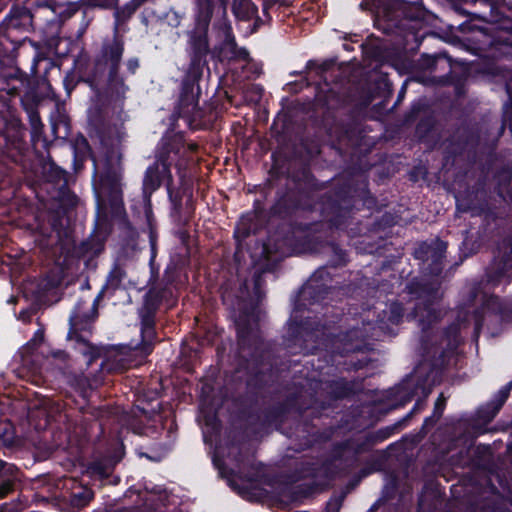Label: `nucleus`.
<instances>
[{"label": "nucleus", "instance_id": "nucleus-1", "mask_svg": "<svg viewBox=\"0 0 512 512\" xmlns=\"http://www.w3.org/2000/svg\"><path fill=\"white\" fill-rule=\"evenodd\" d=\"M319 153L318 144L303 139L294 148L289 161L272 154L268 186L274 187L282 178L286 181L275 191L269 209L255 200L253 209L240 217L233 233L237 247L251 235L265 229L273 218L284 222L293 221V217L300 213H311L317 206L323 219L337 229L347 223L354 210H379L378 200L370 192L366 178L337 180L330 190L317 198L316 193L326 188V182L318 180L311 169Z\"/></svg>", "mask_w": 512, "mask_h": 512}, {"label": "nucleus", "instance_id": "nucleus-37", "mask_svg": "<svg viewBox=\"0 0 512 512\" xmlns=\"http://www.w3.org/2000/svg\"><path fill=\"white\" fill-rule=\"evenodd\" d=\"M66 382L80 397L86 399L89 396L91 384L83 373H69Z\"/></svg>", "mask_w": 512, "mask_h": 512}, {"label": "nucleus", "instance_id": "nucleus-28", "mask_svg": "<svg viewBox=\"0 0 512 512\" xmlns=\"http://www.w3.org/2000/svg\"><path fill=\"white\" fill-rule=\"evenodd\" d=\"M126 277V271L115 263L109 271L106 281L96 296V301H101L104 297L111 298L116 291L122 287V281Z\"/></svg>", "mask_w": 512, "mask_h": 512}, {"label": "nucleus", "instance_id": "nucleus-16", "mask_svg": "<svg viewBox=\"0 0 512 512\" xmlns=\"http://www.w3.org/2000/svg\"><path fill=\"white\" fill-rule=\"evenodd\" d=\"M52 92V87L50 88L49 94L43 98L40 103L38 104L36 111L38 116L39 114V106L42 104L44 100L50 97V94ZM24 112L27 115V119L30 124V137H31V145L32 148L37 156H43L44 153H48L50 146L52 145L54 140H66L70 137L72 126H71V119L69 115L66 112V109L64 106H61L57 104L55 106V109L50 114V125H51V134L52 139H50L45 133H44V124L41 120V117H39V121L41 123V126L39 128V131L37 132V137H33V126L30 121L28 113L24 110Z\"/></svg>", "mask_w": 512, "mask_h": 512}, {"label": "nucleus", "instance_id": "nucleus-60", "mask_svg": "<svg viewBox=\"0 0 512 512\" xmlns=\"http://www.w3.org/2000/svg\"><path fill=\"white\" fill-rule=\"evenodd\" d=\"M315 488H316V484L315 483H309V484L299 485L297 487V490H298L299 494L307 497V496L311 495L312 493H314Z\"/></svg>", "mask_w": 512, "mask_h": 512}, {"label": "nucleus", "instance_id": "nucleus-6", "mask_svg": "<svg viewBox=\"0 0 512 512\" xmlns=\"http://www.w3.org/2000/svg\"><path fill=\"white\" fill-rule=\"evenodd\" d=\"M460 345V328L456 324H450L444 328L439 343L428 347L426 341L422 342L424 354L429 358V371L424 375L408 377L389 392L388 410L404 407L417 395L418 398L413 408L401 419L407 426L413 414L420 412L425 407V400L432 391L435 383L440 380L444 371L456 358Z\"/></svg>", "mask_w": 512, "mask_h": 512}, {"label": "nucleus", "instance_id": "nucleus-13", "mask_svg": "<svg viewBox=\"0 0 512 512\" xmlns=\"http://www.w3.org/2000/svg\"><path fill=\"white\" fill-rule=\"evenodd\" d=\"M172 281H161L149 287L143 296V304L140 308V349L145 354H150L158 340L156 331V314L161 305L169 303L173 299Z\"/></svg>", "mask_w": 512, "mask_h": 512}, {"label": "nucleus", "instance_id": "nucleus-52", "mask_svg": "<svg viewBox=\"0 0 512 512\" xmlns=\"http://www.w3.org/2000/svg\"><path fill=\"white\" fill-rule=\"evenodd\" d=\"M495 177L497 178L498 185L500 187H507L511 185L512 182V171L510 168H501L496 172Z\"/></svg>", "mask_w": 512, "mask_h": 512}, {"label": "nucleus", "instance_id": "nucleus-59", "mask_svg": "<svg viewBox=\"0 0 512 512\" xmlns=\"http://www.w3.org/2000/svg\"><path fill=\"white\" fill-rule=\"evenodd\" d=\"M116 0H84L85 5L89 7L110 8Z\"/></svg>", "mask_w": 512, "mask_h": 512}, {"label": "nucleus", "instance_id": "nucleus-54", "mask_svg": "<svg viewBox=\"0 0 512 512\" xmlns=\"http://www.w3.org/2000/svg\"><path fill=\"white\" fill-rule=\"evenodd\" d=\"M344 498L345 494L343 493L337 497L329 499L326 503L325 512H340Z\"/></svg>", "mask_w": 512, "mask_h": 512}, {"label": "nucleus", "instance_id": "nucleus-22", "mask_svg": "<svg viewBox=\"0 0 512 512\" xmlns=\"http://www.w3.org/2000/svg\"><path fill=\"white\" fill-rule=\"evenodd\" d=\"M375 445L369 432L361 438H348L333 445L332 458L352 466L358 462L360 455L370 452Z\"/></svg>", "mask_w": 512, "mask_h": 512}, {"label": "nucleus", "instance_id": "nucleus-35", "mask_svg": "<svg viewBox=\"0 0 512 512\" xmlns=\"http://www.w3.org/2000/svg\"><path fill=\"white\" fill-rule=\"evenodd\" d=\"M233 12L235 16L241 20H251L255 19V25L262 23L258 14V7L251 0H239L238 2L235 0L233 3Z\"/></svg>", "mask_w": 512, "mask_h": 512}, {"label": "nucleus", "instance_id": "nucleus-10", "mask_svg": "<svg viewBox=\"0 0 512 512\" xmlns=\"http://www.w3.org/2000/svg\"><path fill=\"white\" fill-rule=\"evenodd\" d=\"M205 69L209 71V67H198L197 70H193L192 66H188L182 80L179 100L172 114L174 120L182 119L191 130L207 129L212 126L216 118L215 112L207 113L198 104L199 81Z\"/></svg>", "mask_w": 512, "mask_h": 512}, {"label": "nucleus", "instance_id": "nucleus-39", "mask_svg": "<svg viewBox=\"0 0 512 512\" xmlns=\"http://www.w3.org/2000/svg\"><path fill=\"white\" fill-rule=\"evenodd\" d=\"M406 427L404 421L401 419L395 422L392 425L381 427L376 431L369 432L372 436L375 444H379L384 442L385 440L389 439L391 436H393L395 433L400 432L402 429Z\"/></svg>", "mask_w": 512, "mask_h": 512}, {"label": "nucleus", "instance_id": "nucleus-38", "mask_svg": "<svg viewBox=\"0 0 512 512\" xmlns=\"http://www.w3.org/2000/svg\"><path fill=\"white\" fill-rule=\"evenodd\" d=\"M317 469L313 462H300L288 475V479L292 483L316 477Z\"/></svg>", "mask_w": 512, "mask_h": 512}, {"label": "nucleus", "instance_id": "nucleus-47", "mask_svg": "<svg viewBox=\"0 0 512 512\" xmlns=\"http://www.w3.org/2000/svg\"><path fill=\"white\" fill-rule=\"evenodd\" d=\"M512 257V234L504 237L497 245L495 259Z\"/></svg>", "mask_w": 512, "mask_h": 512}, {"label": "nucleus", "instance_id": "nucleus-11", "mask_svg": "<svg viewBox=\"0 0 512 512\" xmlns=\"http://www.w3.org/2000/svg\"><path fill=\"white\" fill-rule=\"evenodd\" d=\"M472 3L486 7L488 12L468 13L459 6H455V11L460 15L467 14L497 24L502 33L493 38L490 43L491 56L497 60H512V6L500 4V0H472Z\"/></svg>", "mask_w": 512, "mask_h": 512}, {"label": "nucleus", "instance_id": "nucleus-12", "mask_svg": "<svg viewBox=\"0 0 512 512\" xmlns=\"http://www.w3.org/2000/svg\"><path fill=\"white\" fill-rule=\"evenodd\" d=\"M39 157L42 160L33 167L30 183L37 198L41 202H46L47 199L51 198H64L68 205H73L77 195L68 185V172L58 166L50 155H48L47 160L44 159V156Z\"/></svg>", "mask_w": 512, "mask_h": 512}, {"label": "nucleus", "instance_id": "nucleus-5", "mask_svg": "<svg viewBox=\"0 0 512 512\" xmlns=\"http://www.w3.org/2000/svg\"><path fill=\"white\" fill-rule=\"evenodd\" d=\"M123 53L124 40L116 30L112 40L102 44L93 66L81 77L94 92L88 123L91 136L98 139L100 147L120 145L123 138L121 127L112 123L110 116L112 98H124L129 89L119 73Z\"/></svg>", "mask_w": 512, "mask_h": 512}, {"label": "nucleus", "instance_id": "nucleus-43", "mask_svg": "<svg viewBox=\"0 0 512 512\" xmlns=\"http://www.w3.org/2000/svg\"><path fill=\"white\" fill-rule=\"evenodd\" d=\"M501 408L502 407H498V404L492 399L477 409L476 416L484 424H488L496 417Z\"/></svg>", "mask_w": 512, "mask_h": 512}, {"label": "nucleus", "instance_id": "nucleus-56", "mask_svg": "<svg viewBox=\"0 0 512 512\" xmlns=\"http://www.w3.org/2000/svg\"><path fill=\"white\" fill-rule=\"evenodd\" d=\"M439 420L440 417L432 413L430 416L424 419L420 432L426 435L432 428L435 427Z\"/></svg>", "mask_w": 512, "mask_h": 512}, {"label": "nucleus", "instance_id": "nucleus-26", "mask_svg": "<svg viewBox=\"0 0 512 512\" xmlns=\"http://www.w3.org/2000/svg\"><path fill=\"white\" fill-rule=\"evenodd\" d=\"M22 476L21 470L15 464L0 459V499L21 487Z\"/></svg>", "mask_w": 512, "mask_h": 512}, {"label": "nucleus", "instance_id": "nucleus-21", "mask_svg": "<svg viewBox=\"0 0 512 512\" xmlns=\"http://www.w3.org/2000/svg\"><path fill=\"white\" fill-rule=\"evenodd\" d=\"M328 264L319 267L304 285L301 297L308 301V304H322L333 288V276L329 272Z\"/></svg>", "mask_w": 512, "mask_h": 512}, {"label": "nucleus", "instance_id": "nucleus-3", "mask_svg": "<svg viewBox=\"0 0 512 512\" xmlns=\"http://www.w3.org/2000/svg\"><path fill=\"white\" fill-rule=\"evenodd\" d=\"M236 332L240 352L258 366L247 381L248 391L238 399L240 416L252 426H259L261 429L274 428L281 431L291 413L302 415L310 408V403H304L302 395L294 392L282 401L274 402L261 409L258 408L259 392L272 388L278 382L279 371L272 364L264 363L266 349L259 328L256 307L241 312L239 320L236 322Z\"/></svg>", "mask_w": 512, "mask_h": 512}, {"label": "nucleus", "instance_id": "nucleus-18", "mask_svg": "<svg viewBox=\"0 0 512 512\" xmlns=\"http://www.w3.org/2000/svg\"><path fill=\"white\" fill-rule=\"evenodd\" d=\"M448 243L439 237L416 244L413 256L419 261L420 270L425 276L438 277L442 274Z\"/></svg>", "mask_w": 512, "mask_h": 512}, {"label": "nucleus", "instance_id": "nucleus-32", "mask_svg": "<svg viewBox=\"0 0 512 512\" xmlns=\"http://www.w3.org/2000/svg\"><path fill=\"white\" fill-rule=\"evenodd\" d=\"M326 391L333 400H342L355 394L354 381L345 378L330 380L326 383Z\"/></svg>", "mask_w": 512, "mask_h": 512}, {"label": "nucleus", "instance_id": "nucleus-19", "mask_svg": "<svg viewBox=\"0 0 512 512\" xmlns=\"http://www.w3.org/2000/svg\"><path fill=\"white\" fill-rule=\"evenodd\" d=\"M456 208L462 213H471L472 216H484L485 218L495 216L484 177L479 178L472 186L467 187L456 196Z\"/></svg>", "mask_w": 512, "mask_h": 512}, {"label": "nucleus", "instance_id": "nucleus-58", "mask_svg": "<svg viewBox=\"0 0 512 512\" xmlns=\"http://www.w3.org/2000/svg\"><path fill=\"white\" fill-rule=\"evenodd\" d=\"M445 407H446V399H445L443 393H441L439 395V397L437 398V400L435 401L434 408H433V414H435L441 418L443 415V412L445 410Z\"/></svg>", "mask_w": 512, "mask_h": 512}, {"label": "nucleus", "instance_id": "nucleus-4", "mask_svg": "<svg viewBox=\"0 0 512 512\" xmlns=\"http://www.w3.org/2000/svg\"><path fill=\"white\" fill-rule=\"evenodd\" d=\"M74 152L76 160L90 158L93 162L92 186L97 204V222H106L109 211L117 226L122 248L126 251H135L138 247L139 232L129 220L124 205V168L120 145L99 147V154L96 156L88 140L81 135L76 141Z\"/></svg>", "mask_w": 512, "mask_h": 512}, {"label": "nucleus", "instance_id": "nucleus-14", "mask_svg": "<svg viewBox=\"0 0 512 512\" xmlns=\"http://www.w3.org/2000/svg\"><path fill=\"white\" fill-rule=\"evenodd\" d=\"M218 3L197 0V12L195 16V27L188 36L189 66L193 70L198 67H208L207 57L210 54L208 29Z\"/></svg>", "mask_w": 512, "mask_h": 512}, {"label": "nucleus", "instance_id": "nucleus-20", "mask_svg": "<svg viewBox=\"0 0 512 512\" xmlns=\"http://www.w3.org/2000/svg\"><path fill=\"white\" fill-rule=\"evenodd\" d=\"M439 288V283H433L419 277H413L406 283L403 292L409 295L410 300L418 301L413 308V318L417 317L421 310L427 316L435 313L434 306L439 300Z\"/></svg>", "mask_w": 512, "mask_h": 512}, {"label": "nucleus", "instance_id": "nucleus-62", "mask_svg": "<svg viewBox=\"0 0 512 512\" xmlns=\"http://www.w3.org/2000/svg\"><path fill=\"white\" fill-rule=\"evenodd\" d=\"M126 65V69L128 71L129 74H135L136 71L138 70L140 64H139V59L137 57H132V58H129L127 60V62L125 63Z\"/></svg>", "mask_w": 512, "mask_h": 512}, {"label": "nucleus", "instance_id": "nucleus-64", "mask_svg": "<svg viewBox=\"0 0 512 512\" xmlns=\"http://www.w3.org/2000/svg\"><path fill=\"white\" fill-rule=\"evenodd\" d=\"M103 512H136L134 507H105Z\"/></svg>", "mask_w": 512, "mask_h": 512}, {"label": "nucleus", "instance_id": "nucleus-45", "mask_svg": "<svg viewBox=\"0 0 512 512\" xmlns=\"http://www.w3.org/2000/svg\"><path fill=\"white\" fill-rule=\"evenodd\" d=\"M102 250V245L94 240H84L76 248L75 253L78 257L87 255H97Z\"/></svg>", "mask_w": 512, "mask_h": 512}, {"label": "nucleus", "instance_id": "nucleus-24", "mask_svg": "<svg viewBox=\"0 0 512 512\" xmlns=\"http://www.w3.org/2000/svg\"><path fill=\"white\" fill-rule=\"evenodd\" d=\"M166 183H173L171 166L166 163H161L156 158L155 162L148 166L144 174L142 184L143 205H152V194L159 189L162 184L166 185Z\"/></svg>", "mask_w": 512, "mask_h": 512}, {"label": "nucleus", "instance_id": "nucleus-27", "mask_svg": "<svg viewBox=\"0 0 512 512\" xmlns=\"http://www.w3.org/2000/svg\"><path fill=\"white\" fill-rule=\"evenodd\" d=\"M115 464L112 458H98L89 463L87 473L92 480L99 481L101 485H116L120 479L113 476Z\"/></svg>", "mask_w": 512, "mask_h": 512}, {"label": "nucleus", "instance_id": "nucleus-8", "mask_svg": "<svg viewBox=\"0 0 512 512\" xmlns=\"http://www.w3.org/2000/svg\"><path fill=\"white\" fill-rule=\"evenodd\" d=\"M314 223L289 221L279 224L275 230L276 241L286 248L289 255L329 254L328 265L344 267L349 262L348 253L337 243L312 233Z\"/></svg>", "mask_w": 512, "mask_h": 512}, {"label": "nucleus", "instance_id": "nucleus-55", "mask_svg": "<svg viewBox=\"0 0 512 512\" xmlns=\"http://www.w3.org/2000/svg\"><path fill=\"white\" fill-rule=\"evenodd\" d=\"M136 6L132 4H127L122 9H117L115 12V17L117 22L125 21L129 19L132 14L135 12Z\"/></svg>", "mask_w": 512, "mask_h": 512}, {"label": "nucleus", "instance_id": "nucleus-53", "mask_svg": "<svg viewBox=\"0 0 512 512\" xmlns=\"http://www.w3.org/2000/svg\"><path fill=\"white\" fill-rule=\"evenodd\" d=\"M511 390H512V380L509 381L506 385H504L498 391V393L495 395V397L493 398L495 403L498 404V407H503V405L505 404V402L507 401V399L510 395Z\"/></svg>", "mask_w": 512, "mask_h": 512}, {"label": "nucleus", "instance_id": "nucleus-49", "mask_svg": "<svg viewBox=\"0 0 512 512\" xmlns=\"http://www.w3.org/2000/svg\"><path fill=\"white\" fill-rule=\"evenodd\" d=\"M64 416L68 424V429L73 428L74 430H76L78 428H83L84 416L81 410L73 411L72 413L66 412Z\"/></svg>", "mask_w": 512, "mask_h": 512}, {"label": "nucleus", "instance_id": "nucleus-57", "mask_svg": "<svg viewBox=\"0 0 512 512\" xmlns=\"http://www.w3.org/2000/svg\"><path fill=\"white\" fill-rule=\"evenodd\" d=\"M11 125L15 130L13 134L14 140L22 141L26 133V128L24 127V125L20 122V120H15L11 123Z\"/></svg>", "mask_w": 512, "mask_h": 512}, {"label": "nucleus", "instance_id": "nucleus-9", "mask_svg": "<svg viewBox=\"0 0 512 512\" xmlns=\"http://www.w3.org/2000/svg\"><path fill=\"white\" fill-rule=\"evenodd\" d=\"M468 77L465 68H456L446 52L423 53L412 66L411 80L429 87H462Z\"/></svg>", "mask_w": 512, "mask_h": 512}, {"label": "nucleus", "instance_id": "nucleus-29", "mask_svg": "<svg viewBox=\"0 0 512 512\" xmlns=\"http://www.w3.org/2000/svg\"><path fill=\"white\" fill-rule=\"evenodd\" d=\"M227 449V456L235 463L238 469H256L254 455L251 454L248 450L244 451L242 446L234 439L227 443Z\"/></svg>", "mask_w": 512, "mask_h": 512}, {"label": "nucleus", "instance_id": "nucleus-42", "mask_svg": "<svg viewBox=\"0 0 512 512\" xmlns=\"http://www.w3.org/2000/svg\"><path fill=\"white\" fill-rule=\"evenodd\" d=\"M41 345L38 343L32 344V339H30L18 352L21 358V364L24 367H30L31 370L35 371L37 367L34 365L33 356L37 349Z\"/></svg>", "mask_w": 512, "mask_h": 512}, {"label": "nucleus", "instance_id": "nucleus-46", "mask_svg": "<svg viewBox=\"0 0 512 512\" xmlns=\"http://www.w3.org/2000/svg\"><path fill=\"white\" fill-rule=\"evenodd\" d=\"M360 47L362 53L367 57L375 61H380L384 58V49L379 44L374 43H361Z\"/></svg>", "mask_w": 512, "mask_h": 512}, {"label": "nucleus", "instance_id": "nucleus-17", "mask_svg": "<svg viewBox=\"0 0 512 512\" xmlns=\"http://www.w3.org/2000/svg\"><path fill=\"white\" fill-rule=\"evenodd\" d=\"M196 144H188L182 131L167 130L156 147L155 157L169 166H174L180 174L192 161L191 153L197 150Z\"/></svg>", "mask_w": 512, "mask_h": 512}, {"label": "nucleus", "instance_id": "nucleus-50", "mask_svg": "<svg viewBox=\"0 0 512 512\" xmlns=\"http://www.w3.org/2000/svg\"><path fill=\"white\" fill-rule=\"evenodd\" d=\"M426 109V104L422 101H417L412 103L409 111L404 115V120L406 123H413L417 120L420 113Z\"/></svg>", "mask_w": 512, "mask_h": 512}, {"label": "nucleus", "instance_id": "nucleus-34", "mask_svg": "<svg viewBox=\"0 0 512 512\" xmlns=\"http://www.w3.org/2000/svg\"><path fill=\"white\" fill-rule=\"evenodd\" d=\"M144 214L146 218L147 228H148V237H149V243L151 248V257H150V267H151V273L152 277H157L158 272L154 271L153 263L155 261L156 257V245H157V227H156V221L153 215L152 211V205L144 206Z\"/></svg>", "mask_w": 512, "mask_h": 512}, {"label": "nucleus", "instance_id": "nucleus-7", "mask_svg": "<svg viewBox=\"0 0 512 512\" xmlns=\"http://www.w3.org/2000/svg\"><path fill=\"white\" fill-rule=\"evenodd\" d=\"M436 16L422 0H386L376 26L393 37V45L405 54H415L427 36H434L431 26Z\"/></svg>", "mask_w": 512, "mask_h": 512}, {"label": "nucleus", "instance_id": "nucleus-30", "mask_svg": "<svg viewBox=\"0 0 512 512\" xmlns=\"http://www.w3.org/2000/svg\"><path fill=\"white\" fill-rule=\"evenodd\" d=\"M294 444L293 450L302 452L310 449L315 443V435L313 427L308 423H300L296 426L295 431L289 435Z\"/></svg>", "mask_w": 512, "mask_h": 512}, {"label": "nucleus", "instance_id": "nucleus-48", "mask_svg": "<svg viewBox=\"0 0 512 512\" xmlns=\"http://www.w3.org/2000/svg\"><path fill=\"white\" fill-rule=\"evenodd\" d=\"M497 264V275L502 277H512V257L495 259Z\"/></svg>", "mask_w": 512, "mask_h": 512}, {"label": "nucleus", "instance_id": "nucleus-41", "mask_svg": "<svg viewBox=\"0 0 512 512\" xmlns=\"http://www.w3.org/2000/svg\"><path fill=\"white\" fill-rule=\"evenodd\" d=\"M436 126L434 115L428 114L419 119L415 127V135L420 141L426 140Z\"/></svg>", "mask_w": 512, "mask_h": 512}, {"label": "nucleus", "instance_id": "nucleus-2", "mask_svg": "<svg viewBox=\"0 0 512 512\" xmlns=\"http://www.w3.org/2000/svg\"><path fill=\"white\" fill-rule=\"evenodd\" d=\"M34 16L25 6L13 5L0 22V91L19 96L30 118L33 137L41 126L36 108L50 91L47 75L54 67L50 49L28 39Z\"/></svg>", "mask_w": 512, "mask_h": 512}, {"label": "nucleus", "instance_id": "nucleus-51", "mask_svg": "<svg viewBox=\"0 0 512 512\" xmlns=\"http://www.w3.org/2000/svg\"><path fill=\"white\" fill-rule=\"evenodd\" d=\"M508 100L503 105V117L509 123V128L512 132V86L506 85Z\"/></svg>", "mask_w": 512, "mask_h": 512}, {"label": "nucleus", "instance_id": "nucleus-15", "mask_svg": "<svg viewBox=\"0 0 512 512\" xmlns=\"http://www.w3.org/2000/svg\"><path fill=\"white\" fill-rule=\"evenodd\" d=\"M100 301L94 299L91 308L88 309L87 301L80 298L74 305L69 316L68 339H74L77 343L82 344L84 348L82 354L87 357L88 364L94 362L100 356L99 350L90 343L81 332H90L93 323L98 318V305Z\"/></svg>", "mask_w": 512, "mask_h": 512}, {"label": "nucleus", "instance_id": "nucleus-40", "mask_svg": "<svg viewBox=\"0 0 512 512\" xmlns=\"http://www.w3.org/2000/svg\"><path fill=\"white\" fill-rule=\"evenodd\" d=\"M237 51V43L234 37L227 36L218 48H215L217 58L219 61H233L235 60V53Z\"/></svg>", "mask_w": 512, "mask_h": 512}, {"label": "nucleus", "instance_id": "nucleus-31", "mask_svg": "<svg viewBox=\"0 0 512 512\" xmlns=\"http://www.w3.org/2000/svg\"><path fill=\"white\" fill-rule=\"evenodd\" d=\"M166 190L170 202V216L176 220H180L183 212V200L188 197L192 198V192L188 188H174L173 183H166Z\"/></svg>", "mask_w": 512, "mask_h": 512}, {"label": "nucleus", "instance_id": "nucleus-36", "mask_svg": "<svg viewBox=\"0 0 512 512\" xmlns=\"http://www.w3.org/2000/svg\"><path fill=\"white\" fill-rule=\"evenodd\" d=\"M94 498V492L91 488L86 486H79L75 488L69 495V504L73 511H80L88 506Z\"/></svg>", "mask_w": 512, "mask_h": 512}, {"label": "nucleus", "instance_id": "nucleus-44", "mask_svg": "<svg viewBox=\"0 0 512 512\" xmlns=\"http://www.w3.org/2000/svg\"><path fill=\"white\" fill-rule=\"evenodd\" d=\"M404 316V307L403 304L399 301L391 302L388 306V310L384 311V317L387 319V322L393 325H399Z\"/></svg>", "mask_w": 512, "mask_h": 512}, {"label": "nucleus", "instance_id": "nucleus-23", "mask_svg": "<svg viewBox=\"0 0 512 512\" xmlns=\"http://www.w3.org/2000/svg\"><path fill=\"white\" fill-rule=\"evenodd\" d=\"M487 313L501 318H507L512 315V308L495 294L484 295L481 305L472 312L474 322L473 334L476 338L481 334Z\"/></svg>", "mask_w": 512, "mask_h": 512}, {"label": "nucleus", "instance_id": "nucleus-25", "mask_svg": "<svg viewBox=\"0 0 512 512\" xmlns=\"http://www.w3.org/2000/svg\"><path fill=\"white\" fill-rule=\"evenodd\" d=\"M48 202L47 220L51 232L60 233L64 230V219L67 214L76 208L78 204V197L75 196L73 205H68L64 198H51L46 200Z\"/></svg>", "mask_w": 512, "mask_h": 512}, {"label": "nucleus", "instance_id": "nucleus-33", "mask_svg": "<svg viewBox=\"0 0 512 512\" xmlns=\"http://www.w3.org/2000/svg\"><path fill=\"white\" fill-rule=\"evenodd\" d=\"M316 329L319 330V331L321 330L322 334L326 335L329 338L340 337V334L336 332V328L334 326L330 327V326L327 325L326 322L322 323L321 320H319L317 322ZM351 333L352 332H348V333H346L344 335H341L340 341L344 342V343H343L342 350L339 351L340 354H348V353H352V352H359V351H362L364 349V347L366 346L365 344H361V343H356V344L347 343V340L350 338V334Z\"/></svg>", "mask_w": 512, "mask_h": 512}, {"label": "nucleus", "instance_id": "nucleus-61", "mask_svg": "<svg viewBox=\"0 0 512 512\" xmlns=\"http://www.w3.org/2000/svg\"><path fill=\"white\" fill-rule=\"evenodd\" d=\"M306 68L309 69V70L319 69L322 72H326L330 68V63L323 62L322 64H318L317 61H315V60H309L306 63Z\"/></svg>", "mask_w": 512, "mask_h": 512}, {"label": "nucleus", "instance_id": "nucleus-63", "mask_svg": "<svg viewBox=\"0 0 512 512\" xmlns=\"http://www.w3.org/2000/svg\"><path fill=\"white\" fill-rule=\"evenodd\" d=\"M465 150V145H456L454 143H450V145L447 147V152L453 154V155H461Z\"/></svg>", "mask_w": 512, "mask_h": 512}]
</instances>
